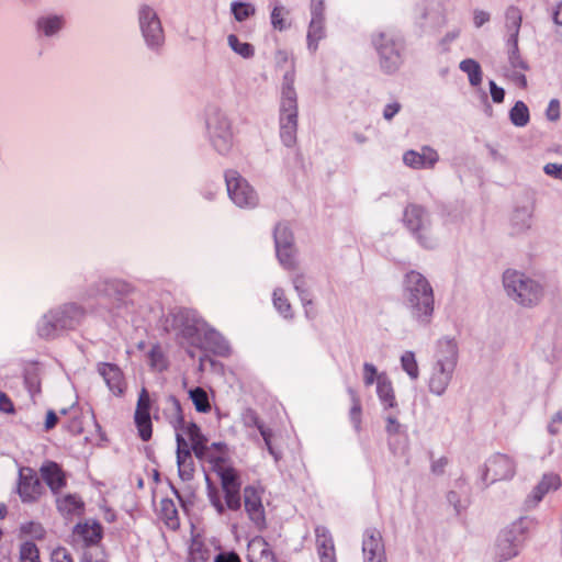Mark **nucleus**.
<instances>
[{"label": "nucleus", "instance_id": "obj_30", "mask_svg": "<svg viewBox=\"0 0 562 562\" xmlns=\"http://www.w3.org/2000/svg\"><path fill=\"white\" fill-rule=\"evenodd\" d=\"M324 19L312 18L307 32L308 47L316 50L318 42L324 37Z\"/></svg>", "mask_w": 562, "mask_h": 562}, {"label": "nucleus", "instance_id": "obj_24", "mask_svg": "<svg viewBox=\"0 0 562 562\" xmlns=\"http://www.w3.org/2000/svg\"><path fill=\"white\" fill-rule=\"evenodd\" d=\"M376 393L385 408L396 407L397 402L391 380L385 373L378 376Z\"/></svg>", "mask_w": 562, "mask_h": 562}, {"label": "nucleus", "instance_id": "obj_44", "mask_svg": "<svg viewBox=\"0 0 562 562\" xmlns=\"http://www.w3.org/2000/svg\"><path fill=\"white\" fill-rule=\"evenodd\" d=\"M273 304L284 317L291 315V304L282 290L278 289L273 292Z\"/></svg>", "mask_w": 562, "mask_h": 562}, {"label": "nucleus", "instance_id": "obj_46", "mask_svg": "<svg viewBox=\"0 0 562 562\" xmlns=\"http://www.w3.org/2000/svg\"><path fill=\"white\" fill-rule=\"evenodd\" d=\"M509 64L512 69L528 70V65L519 55L517 38L513 40V45L509 52Z\"/></svg>", "mask_w": 562, "mask_h": 562}, {"label": "nucleus", "instance_id": "obj_53", "mask_svg": "<svg viewBox=\"0 0 562 562\" xmlns=\"http://www.w3.org/2000/svg\"><path fill=\"white\" fill-rule=\"evenodd\" d=\"M490 92L492 100L495 103H502L505 98V91L503 88L498 87L494 81H490Z\"/></svg>", "mask_w": 562, "mask_h": 562}, {"label": "nucleus", "instance_id": "obj_18", "mask_svg": "<svg viewBox=\"0 0 562 562\" xmlns=\"http://www.w3.org/2000/svg\"><path fill=\"white\" fill-rule=\"evenodd\" d=\"M438 159V153L428 146H424L420 153L407 150L403 156L405 165L414 169L432 168Z\"/></svg>", "mask_w": 562, "mask_h": 562}, {"label": "nucleus", "instance_id": "obj_52", "mask_svg": "<svg viewBox=\"0 0 562 562\" xmlns=\"http://www.w3.org/2000/svg\"><path fill=\"white\" fill-rule=\"evenodd\" d=\"M214 562H241V559L235 551H221L215 555Z\"/></svg>", "mask_w": 562, "mask_h": 562}, {"label": "nucleus", "instance_id": "obj_49", "mask_svg": "<svg viewBox=\"0 0 562 562\" xmlns=\"http://www.w3.org/2000/svg\"><path fill=\"white\" fill-rule=\"evenodd\" d=\"M50 562H75L71 553L64 547L54 549L50 553Z\"/></svg>", "mask_w": 562, "mask_h": 562}, {"label": "nucleus", "instance_id": "obj_10", "mask_svg": "<svg viewBox=\"0 0 562 562\" xmlns=\"http://www.w3.org/2000/svg\"><path fill=\"white\" fill-rule=\"evenodd\" d=\"M515 462L507 454L495 453L485 463L484 480L490 483L509 480L515 475Z\"/></svg>", "mask_w": 562, "mask_h": 562}, {"label": "nucleus", "instance_id": "obj_55", "mask_svg": "<svg viewBox=\"0 0 562 562\" xmlns=\"http://www.w3.org/2000/svg\"><path fill=\"white\" fill-rule=\"evenodd\" d=\"M257 427L262 436L265 443L271 454H274L273 448L271 446L272 431L271 429L265 427L262 424L257 423Z\"/></svg>", "mask_w": 562, "mask_h": 562}, {"label": "nucleus", "instance_id": "obj_62", "mask_svg": "<svg viewBox=\"0 0 562 562\" xmlns=\"http://www.w3.org/2000/svg\"><path fill=\"white\" fill-rule=\"evenodd\" d=\"M490 20V14L485 11H475L473 21L476 27H481L484 23H486Z\"/></svg>", "mask_w": 562, "mask_h": 562}, {"label": "nucleus", "instance_id": "obj_14", "mask_svg": "<svg viewBox=\"0 0 562 562\" xmlns=\"http://www.w3.org/2000/svg\"><path fill=\"white\" fill-rule=\"evenodd\" d=\"M364 562H386L381 532L375 528L367 529L362 541Z\"/></svg>", "mask_w": 562, "mask_h": 562}, {"label": "nucleus", "instance_id": "obj_47", "mask_svg": "<svg viewBox=\"0 0 562 562\" xmlns=\"http://www.w3.org/2000/svg\"><path fill=\"white\" fill-rule=\"evenodd\" d=\"M81 562H108L106 554L100 548H89L83 552Z\"/></svg>", "mask_w": 562, "mask_h": 562}, {"label": "nucleus", "instance_id": "obj_36", "mask_svg": "<svg viewBox=\"0 0 562 562\" xmlns=\"http://www.w3.org/2000/svg\"><path fill=\"white\" fill-rule=\"evenodd\" d=\"M232 13L238 22H243L256 13V9L251 3L235 1L231 5Z\"/></svg>", "mask_w": 562, "mask_h": 562}, {"label": "nucleus", "instance_id": "obj_21", "mask_svg": "<svg viewBox=\"0 0 562 562\" xmlns=\"http://www.w3.org/2000/svg\"><path fill=\"white\" fill-rule=\"evenodd\" d=\"M56 507L65 516H80L85 509V503L78 494H65L56 497Z\"/></svg>", "mask_w": 562, "mask_h": 562}, {"label": "nucleus", "instance_id": "obj_25", "mask_svg": "<svg viewBox=\"0 0 562 562\" xmlns=\"http://www.w3.org/2000/svg\"><path fill=\"white\" fill-rule=\"evenodd\" d=\"M75 535L80 537L87 544H94L102 538V527L99 522H80L75 527Z\"/></svg>", "mask_w": 562, "mask_h": 562}, {"label": "nucleus", "instance_id": "obj_42", "mask_svg": "<svg viewBox=\"0 0 562 562\" xmlns=\"http://www.w3.org/2000/svg\"><path fill=\"white\" fill-rule=\"evenodd\" d=\"M289 12L281 5H276L271 12V24L274 30L283 31L288 27L285 15Z\"/></svg>", "mask_w": 562, "mask_h": 562}, {"label": "nucleus", "instance_id": "obj_27", "mask_svg": "<svg viewBox=\"0 0 562 562\" xmlns=\"http://www.w3.org/2000/svg\"><path fill=\"white\" fill-rule=\"evenodd\" d=\"M210 559L211 552L206 543L199 538H193L188 550V562H209Z\"/></svg>", "mask_w": 562, "mask_h": 562}, {"label": "nucleus", "instance_id": "obj_11", "mask_svg": "<svg viewBox=\"0 0 562 562\" xmlns=\"http://www.w3.org/2000/svg\"><path fill=\"white\" fill-rule=\"evenodd\" d=\"M151 401L148 391L143 387L138 394L136 409L134 413V423L138 436L143 441H148L153 435V424L150 418Z\"/></svg>", "mask_w": 562, "mask_h": 562}, {"label": "nucleus", "instance_id": "obj_43", "mask_svg": "<svg viewBox=\"0 0 562 562\" xmlns=\"http://www.w3.org/2000/svg\"><path fill=\"white\" fill-rule=\"evenodd\" d=\"M274 58H276V63L279 67H288V70L285 71L283 77L288 72H292L293 74V82H294L295 81V67H294L293 56L290 53H288L286 50H278L276 53Z\"/></svg>", "mask_w": 562, "mask_h": 562}, {"label": "nucleus", "instance_id": "obj_34", "mask_svg": "<svg viewBox=\"0 0 562 562\" xmlns=\"http://www.w3.org/2000/svg\"><path fill=\"white\" fill-rule=\"evenodd\" d=\"M190 398L200 413H207L211 411V404L209 401L207 393L202 387H195L189 392Z\"/></svg>", "mask_w": 562, "mask_h": 562}, {"label": "nucleus", "instance_id": "obj_40", "mask_svg": "<svg viewBox=\"0 0 562 562\" xmlns=\"http://www.w3.org/2000/svg\"><path fill=\"white\" fill-rule=\"evenodd\" d=\"M315 537H316V550H327L335 547L333 537L327 528L323 526H317L315 528Z\"/></svg>", "mask_w": 562, "mask_h": 562}, {"label": "nucleus", "instance_id": "obj_17", "mask_svg": "<svg viewBox=\"0 0 562 562\" xmlns=\"http://www.w3.org/2000/svg\"><path fill=\"white\" fill-rule=\"evenodd\" d=\"M207 126L217 148L225 147L232 139L231 123L224 115L216 113L209 119Z\"/></svg>", "mask_w": 562, "mask_h": 562}, {"label": "nucleus", "instance_id": "obj_33", "mask_svg": "<svg viewBox=\"0 0 562 562\" xmlns=\"http://www.w3.org/2000/svg\"><path fill=\"white\" fill-rule=\"evenodd\" d=\"M63 16L52 15L41 18L37 21V27L44 32L46 36H50L58 32L64 26Z\"/></svg>", "mask_w": 562, "mask_h": 562}, {"label": "nucleus", "instance_id": "obj_15", "mask_svg": "<svg viewBox=\"0 0 562 562\" xmlns=\"http://www.w3.org/2000/svg\"><path fill=\"white\" fill-rule=\"evenodd\" d=\"M97 370L114 395L121 396L124 394L126 382L119 366L109 362H100L97 366Z\"/></svg>", "mask_w": 562, "mask_h": 562}, {"label": "nucleus", "instance_id": "obj_31", "mask_svg": "<svg viewBox=\"0 0 562 562\" xmlns=\"http://www.w3.org/2000/svg\"><path fill=\"white\" fill-rule=\"evenodd\" d=\"M459 67L468 75L472 86H479L482 82V69L476 60L472 58L464 59L460 63Z\"/></svg>", "mask_w": 562, "mask_h": 562}, {"label": "nucleus", "instance_id": "obj_22", "mask_svg": "<svg viewBox=\"0 0 562 562\" xmlns=\"http://www.w3.org/2000/svg\"><path fill=\"white\" fill-rule=\"evenodd\" d=\"M158 516L170 530H178L180 518L176 503L170 498H162L159 503Z\"/></svg>", "mask_w": 562, "mask_h": 562}, {"label": "nucleus", "instance_id": "obj_6", "mask_svg": "<svg viewBox=\"0 0 562 562\" xmlns=\"http://www.w3.org/2000/svg\"><path fill=\"white\" fill-rule=\"evenodd\" d=\"M201 324L196 311L186 307L172 310L164 319V328L167 331L178 330L184 337H191L198 333Z\"/></svg>", "mask_w": 562, "mask_h": 562}, {"label": "nucleus", "instance_id": "obj_8", "mask_svg": "<svg viewBox=\"0 0 562 562\" xmlns=\"http://www.w3.org/2000/svg\"><path fill=\"white\" fill-rule=\"evenodd\" d=\"M274 241L281 266L288 270H295L297 262L295 259L296 250L293 245V235L285 225L279 224L276 226Z\"/></svg>", "mask_w": 562, "mask_h": 562}, {"label": "nucleus", "instance_id": "obj_2", "mask_svg": "<svg viewBox=\"0 0 562 562\" xmlns=\"http://www.w3.org/2000/svg\"><path fill=\"white\" fill-rule=\"evenodd\" d=\"M297 119L299 108L296 91L293 87V74L288 72L282 81L279 116L280 137L288 147L296 144Z\"/></svg>", "mask_w": 562, "mask_h": 562}, {"label": "nucleus", "instance_id": "obj_50", "mask_svg": "<svg viewBox=\"0 0 562 562\" xmlns=\"http://www.w3.org/2000/svg\"><path fill=\"white\" fill-rule=\"evenodd\" d=\"M525 70L512 69L506 76L520 89H526L528 86L527 78L524 74Z\"/></svg>", "mask_w": 562, "mask_h": 562}, {"label": "nucleus", "instance_id": "obj_23", "mask_svg": "<svg viewBox=\"0 0 562 562\" xmlns=\"http://www.w3.org/2000/svg\"><path fill=\"white\" fill-rule=\"evenodd\" d=\"M561 486V479L555 473L544 474L539 484L533 488L530 497L535 504L539 503L547 493L557 491Z\"/></svg>", "mask_w": 562, "mask_h": 562}, {"label": "nucleus", "instance_id": "obj_57", "mask_svg": "<svg viewBox=\"0 0 562 562\" xmlns=\"http://www.w3.org/2000/svg\"><path fill=\"white\" fill-rule=\"evenodd\" d=\"M324 1L323 0H311V12L312 18L324 19Z\"/></svg>", "mask_w": 562, "mask_h": 562}, {"label": "nucleus", "instance_id": "obj_35", "mask_svg": "<svg viewBox=\"0 0 562 562\" xmlns=\"http://www.w3.org/2000/svg\"><path fill=\"white\" fill-rule=\"evenodd\" d=\"M521 12L516 7H509L506 11V27L512 32V37L517 38L521 25Z\"/></svg>", "mask_w": 562, "mask_h": 562}, {"label": "nucleus", "instance_id": "obj_64", "mask_svg": "<svg viewBox=\"0 0 562 562\" xmlns=\"http://www.w3.org/2000/svg\"><path fill=\"white\" fill-rule=\"evenodd\" d=\"M58 423V417L54 411H48L45 419V429H53Z\"/></svg>", "mask_w": 562, "mask_h": 562}, {"label": "nucleus", "instance_id": "obj_61", "mask_svg": "<svg viewBox=\"0 0 562 562\" xmlns=\"http://www.w3.org/2000/svg\"><path fill=\"white\" fill-rule=\"evenodd\" d=\"M447 464H448V459L446 457H441L438 460H435L432 462L431 471L435 474H442Z\"/></svg>", "mask_w": 562, "mask_h": 562}, {"label": "nucleus", "instance_id": "obj_51", "mask_svg": "<svg viewBox=\"0 0 562 562\" xmlns=\"http://www.w3.org/2000/svg\"><path fill=\"white\" fill-rule=\"evenodd\" d=\"M560 102L557 99H552L546 110V116L551 122H557L560 119Z\"/></svg>", "mask_w": 562, "mask_h": 562}, {"label": "nucleus", "instance_id": "obj_45", "mask_svg": "<svg viewBox=\"0 0 562 562\" xmlns=\"http://www.w3.org/2000/svg\"><path fill=\"white\" fill-rule=\"evenodd\" d=\"M20 530L23 535L31 536L37 540H42L45 537V529L40 522L27 521L21 525Z\"/></svg>", "mask_w": 562, "mask_h": 562}, {"label": "nucleus", "instance_id": "obj_1", "mask_svg": "<svg viewBox=\"0 0 562 562\" xmlns=\"http://www.w3.org/2000/svg\"><path fill=\"white\" fill-rule=\"evenodd\" d=\"M214 471L220 477L224 502L216 492L210 494V501L218 515L226 509L232 512L240 510L244 506L245 514L256 530L262 531L267 528L266 508L263 505L265 487L259 484L246 485L240 492L241 481L238 471L227 465L223 460H217Z\"/></svg>", "mask_w": 562, "mask_h": 562}, {"label": "nucleus", "instance_id": "obj_58", "mask_svg": "<svg viewBox=\"0 0 562 562\" xmlns=\"http://www.w3.org/2000/svg\"><path fill=\"white\" fill-rule=\"evenodd\" d=\"M0 411L3 412V413H8V414L14 412L13 402L3 392H0Z\"/></svg>", "mask_w": 562, "mask_h": 562}, {"label": "nucleus", "instance_id": "obj_56", "mask_svg": "<svg viewBox=\"0 0 562 562\" xmlns=\"http://www.w3.org/2000/svg\"><path fill=\"white\" fill-rule=\"evenodd\" d=\"M543 171L550 177L562 180V164L549 162L543 167Z\"/></svg>", "mask_w": 562, "mask_h": 562}, {"label": "nucleus", "instance_id": "obj_16", "mask_svg": "<svg viewBox=\"0 0 562 562\" xmlns=\"http://www.w3.org/2000/svg\"><path fill=\"white\" fill-rule=\"evenodd\" d=\"M40 472L43 481L47 484L53 494L58 495L60 491L66 487L67 476L58 463L47 461L41 467Z\"/></svg>", "mask_w": 562, "mask_h": 562}, {"label": "nucleus", "instance_id": "obj_39", "mask_svg": "<svg viewBox=\"0 0 562 562\" xmlns=\"http://www.w3.org/2000/svg\"><path fill=\"white\" fill-rule=\"evenodd\" d=\"M149 364L153 369L162 371L167 369V360L160 348V346L155 345L148 352Z\"/></svg>", "mask_w": 562, "mask_h": 562}, {"label": "nucleus", "instance_id": "obj_32", "mask_svg": "<svg viewBox=\"0 0 562 562\" xmlns=\"http://www.w3.org/2000/svg\"><path fill=\"white\" fill-rule=\"evenodd\" d=\"M517 547V543L510 539L509 532L505 533L502 538L498 539L496 544L499 560H508L516 557L518 553Z\"/></svg>", "mask_w": 562, "mask_h": 562}, {"label": "nucleus", "instance_id": "obj_60", "mask_svg": "<svg viewBox=\"0 0 562 562\" xmlns=\"http://www.w3.org/2000/svg\"><path fill=\"white\" fill-rule=\"evenodd\" d=\"M401 110V104L397 102L390 103L384 108L383 117L387 121L392 120Z\"/></svg>", "mask_w": 562, "mask_h": 562}, {"label": "nucleus", "instance_id": "obj_41", "mask_svg": "<svg viewBox=\"0 0 562 562\" xmlns=\"http://www.w3.org/2000/svg\"><path fill=\"white\" fill-rule=\"evenodd\" d=\"M20 562H41L40 551L35 543L27 541L21 544Z\"/></svg>", "mask_w": 562, "mask_h": 562}, {"label": "nucleus", "instance_id": "obj_9", "mask_svg": "<svg viewBox=\"0 0 562 562\" xmlns=\"http://www.w3.org/2000/svg\"><path fill=\"white\" fill-rule=\"evenodd\" d=\"M373 44L380 55V64L387 74L396 71L402 63L395 42L384 33L373 36Z\"/></svg>", "mask_w": 562, "mask_h": 562}, {"label": "nucleus", "instance_id": "obj_37", "mask_svg": "<svg viewBox=\"0 0 562 562\" xmlns=\"http://www.w3.org/2000/svg\"><path fill=\"white\" fill-rule=\"evenodd\" d=\"M227 42L229 47L241 57L249 58L254 56V47L249 43L240 42L236 35H228Z\"/></svg>", "mask_w": 562, "mask_h": 562}, {"label": "nucleus", "instance_id": "obj_59", "mask_svg": "<svg viewBox=\"0 0 562 562\" xmlns=\"http://www.w3.org/2000/svg\"><path fill=\"white\" fill-rule=\"evenodd\" d=\"M317 554L319 557L321 562H337L335 547H333L331 549L328 548L327 550H318Z\"/></svg>", "mask_w": 562, "mask_h": 562}, {"label": "nucleus", "instance_id": "obj_5", "mask_svg": "<svg viewBox=\"0 0 562 562\" xmlns=\"http://www.w3.org/2000/svg\"><path fill=\"white\" fill-rule=\"evenodd\" d=\"M408 302L414 317L428 324L434 312V294L429 283H415L409 289Z\"/></svg>", "mask_w": 562, "mask_h": 562}, {"label": "nucleus", "instance_id": "obj_26", "mask_svg": "<svg viewBox=\"0 0 562 562\" xmlns=\"http://www.w3.org/2000/svg\"><path fill=\"white\" fill-rule=\"evenodd\" d=\"M186 434L191 441V448L194 454L200 459L204 458L207 450L206 439L201 434L200 428L195 424H190L187 427Z\"/></svg>", "mask_w": 562, "mask_h": 562}, {"label": "nucleus", "instance_id": "obj_13", "mask_svg": "<svg viewBox=\"0 0 562 562\" xmlns=\"http://www.w3.org/2000/svg\"><path fill=\"white\" fill-rule=\"evenodd\" d=\"M505 291L508 296L524 306L537 303L541 296L540 283H505Z\"/></svg>", "mask_w": 562, "mask_h": 562}, {"label": "nucleus", "instance_id": "obj_3", "mask_svg": "<svg viewBox=\"0 0 562 562\" xmlns=\"http://www.w3.org/2000/svg\"><path fill=\"white\" fill-rule=\"evenodd\" d=\"M458 350L452 340H443L438 344L437 360L429 378V390L436 395H441L447 390L457 364Z\"/></svg>", "mask_w": 562, "mask_h": 562}, {"label": "nucleus", "instance_id": "obj_38", "mask_svg": "<svg viewBox=\"0 0 562 562\" xmlns=\"http://www.w3.org/2000/svg\"><path fill=\"white\" fill-rule=\"evenodd\" d=\"M401 363L403 370L409 375L411 379L416 380L418 378L419 369L414 352H404L401 358Z\"/></svg>", "mask_w": 562, "mask_h": 562}, {"label": "nucleus", "instance_id": "obj_19", "mask_svg": "<svg viewBox=\"0 0 562 562\" xmlns=\"http://www.w3.org/2000/svg\"><path fill=\"white\" fill-rule=\"evenodd\" d=\"M248 562H278L274 552L265 538L254 537L247 547Z\"/></svg>", "mask_w": 562, "mask_h": 562}, {"label": "nucleus", "instance_id": "obj_7", "mask_svg": "<svg viewBox=\"0 0 562 562\" xmlns=\"http://www.w3.org/2000/svg\"><path fill=\"white\" fill-rule=\"evenodd\" d=\"M227 192L232 201L240 206H252L257 202V195L248 182L235 170L225 173Z\"/></svg>", "mask_w": 562, "mask_h": 562}, {"label": "nucleus", "instance_id": "obj_12", "mask_svg": "<svg viewBox=\"0 0 562 562\" xmlns=\"http://www.w3.org/2000/svg\"><path fill=\"white\" fill-rule=\"evenodd\" d=\"M139 25L148 45H160L164 41V31L156 12L148 5L139 9Z\"/></svg>", "mask_w": 562, "mask_h": 562}, {"label": "nucleus", "instance_id": "obj_20", "mask_svg": "<svg viewBox=\"0 0 562 562\" xmlns=\"http://www.w3.org/2000/svg\"><path fill=\"white\" fill-rule=\"evenodd\" d=\"M18 492L23 502H35L42 495L43 486L34 474L21 475Z\"/></svg>", "mask_w": 562, "mask_h": 562}, {"label": "nucleus", "instance_id": "obj_54", "mask_svg": "<svg viewBox=\"0 0 562 562\" xmlns=\"http://www.w3.org/2000/svg\"><path fill=\"white\" fill-rule=\"evenodd\" d=\"M67 428L68 430L72 434V435H80L82 434L83 431V426H82V420L80 418V416L78 415H74L71 417V420L69 422V424L67 425Z\"/></svg>", "mask_w": 562, "mask_h": 562}, {"label": "nucleus", "instance_id": "obj_29", "mask_svg": "<svg viewBox=\"0 0 562 562\" xmlns=\"http://www.w3.org/2000/svg\"><path fill=\"white\" fill-rule=\"evenodd\" d=\"M509 120L517 127L526 126L530 121L528 106L522 101H517L509 111Z\"/></svg>", "mask_w": 562, "mask_h": 562}, {"label": "nucleus", "instance_id": "obj_48", "mask_svg": "<svg viewBox=\"0 0 562 562\" xmlns=\"http://www.w3.org/2000/svg\"><path fill=\"white\" fill-rule=\"evenodd\" d=\"M381 373H378L376 368L372 363L366 362L363 364V382L367 386L372 385L375 381L378 382V376Z\"/></svg>", "mask_w": 562, "mask_h": 562}, {"label": "nucleus", "instance_id": "obj_4", "mask_svg": "<svg viewBox=\"0 0 562 562\" xmlns=\"http://www.w3.org/2000/svg\"><path fill=\"white\" fill-rule=\"evenodd\" d=\"M83 316V311L75 304L65 305L63 308L52 311L44 316L38 325V334L42 337L54 336L58 329L75 327Z\"/></svg>", "mask_w": 562, "mask_h": 562}, {"label": "nucleus", "instance_id": "obj_28", "mask_svg": "<svg viewBox=\"0 0 562 562\" xmlns=\"http://www.w3.org/2000/svg\"><path fill=\"white\" fill-rule=\"evenodd\" d=\"M425 210L416 204H411L405 209L404 221L413 232H419L423 227Z\"/></svg>", "mask_w": 562, "mask_h": 562}, {"label": "nucleus", "instance_id": "obj_63", "mask_svg": "<svg viewBox=\"0 0 562 562\" xmlns=\"http://www.w3.org/2000/svg\"><path fill=\"white\" fill-rule=\"evenodd\" d=\"M401 429V424L395 417H387L386 418V431L389 434H397Z\"/></svg>", "mask_w": 562, "mask_h": 562}]
</instances>
